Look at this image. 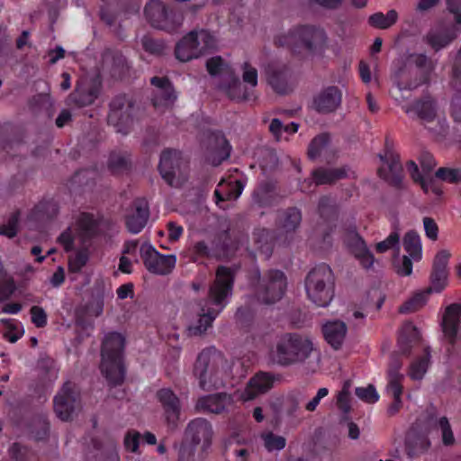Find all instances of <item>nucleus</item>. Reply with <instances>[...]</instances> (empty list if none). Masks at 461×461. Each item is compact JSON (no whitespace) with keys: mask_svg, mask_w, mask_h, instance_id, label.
<instances>
[{"mask_svg":"<svg viewBox=\"0 0 461 461\" xmlns=\"http://www.w3.org/2000/svg\"><path fill=\"white\" fill-rule=\"evenodd\" d=\"M275 376L270 373L259 372L251 377L241 393L243 401H251L266 393L274 384Z\"/></svg>","mask_w":461,"mask_h":461,"instance_id":"obj_26","label":"nucleus"},{"mask_svg":"<svg viewBox=\"0 0 461 461\" xmlns=\"http://www.w3.org/2000/svg\"><path fill=\"white\" fill-rule=\"evenodd\" d=\"M145 14L153 27L169 32L176 31L184 21L181 12L168 11L166 5L158 0H152L146 5Z\"/></svg>","mask_w":461,"mask_h":461,"instance_id":"obj_10","label":"nucleus"},{"mask_svg":"<svg viewBox=\"0 0 461 461\" xmlns=\"http://www.w3.org/2000/svg\"><path fill=\"white\" fill-rule=\"evenodd\" d=\"M403 63L410 64L414 69H419L420 72L419 77L408 84L405 81L401 80L399 85L402 87L418 88L419 86L429 82L430 74L434 70L435 65L426 54L411 53L407 56L406 60Z\"/></svg>","mask_w":461,"mask_h":461,"instance_id":"obj_20","label":"nucleus"},{"mask_svg":"<svg viewBox=\"0 0 461 461\" xmlns=\"http://www.w3.org/2000/svg\"><path fill=\"white\" fill-rule=\"evenodd\" d=\"M286 277L280 270H268L263 276L257 289L258 299L266 303L272 304L282 299L286 290Z\"/></svg>","mask_w":461,"mask_h":461,"instance_id":"obj_12","label":"nucleus"},{"mask_svg":"<svg viewBox=\"0 0 461 461\" xmlns=\"http://www.w3.org/2000/svg\"><path fill=\"white\" fill-rule=\"evenodd\" d=\"M242 79L250 86L255 87L258 85V70L249 62H245L242 66Z\"/></svg>","mask_w":461,"mask_h":461,"instance_id":"obj_62","label":"nucleus"},{"mask_svg":"<svg viewBox=\"0 0 461 461\" xmlns=\"http://www.w3.org/2000/svg\"><path fill=\"white\" fill-rule=\"evenodd\" d=\"M140 251L145 267L152 274L167 275L171 273L176 266V258L175 255L160 254L149 243L142 244Z\"/></svg>","mask_w":461,"mask_h":461,"instance_id":"obj_17","label":"nucleus"},{"mask_svg":"<svg viewBox=\"0 0 461 461\" xmlns=\"http://www.w3.org/2000/svg\"><path fill=\"white\" fill-rule=\"evenodd\" d=\"M314 351L312 339L298 332H286L276 338L268 353L269 361L280 367L305 363Z\"/></svg>","mask_w":461,"mask_h":461,"instance_id":"obj_2","label":"nucleus"},{"mask_svg":"<svg viewBox=\"0 0 461 461\" xmlns=\"http://www.w3.org/2000/svg\"><path fill=\"white\" fill-rule=\"evenodd\" d=\"M215 49L216 39L213 34L206 30H194L176 44L175 55L178 60L187 62Z\"/></svg>","mask_w":461,"mask_h":461,"instance_id":"obj_9","label":"nucleus"},{"mask_svg":"<svg viewBox=\"0 0 461 461\" xmlns=\"http://www.w3.org/2000/svg\"><path fill=\"white\" fill-rule=\"evenodd\" d=\"M30 433L36 441H44L50 435V422L44 416L32 420L30 425Z\"/></svg>","mask_w":461,"mask_h":461,"instance_id":"obj_45","label":"nucleus"},{"mask_svg":"<svg viewBox=\"0 0 461 461\" xmlns=\"http://www.w3.org/2000/svg\"><path fill=\"white\" fill-rule=\"evenodd\" d=\"M233 397L227 393H218L200 397L194 406L197 412L221 414L232 405Z\"/></svg>","mask_w":461,"mask_h":461,"instance_id":"obj_24","label":"nucleus"},{"mask_svg":"<svg viewBox=\"0 0 461 461\" xmlns=\"http://www.w3.org/2000/svg\"><path fill=\"white\" fill-rule=\"evenodd\" d=\"M98 95V89L95 86L81 85L68 96L67 104L77 107H84L95 102Z\"/></svg>","mask_w":461,"mask_h":461,"instance_id":"obj_33","label":"nucleus"},{"mask_svg":"<svg viewBox=\"0 0 461 461\" xmlns=\"http://www.w3.org/2000/svg\"><path fill=\"white\" fill-rule=\"evenodd\" d=\"M125 339L118 332L107 333L102 342L101 371L112 385L121 384L124 380L122 352Z\"/></svg>","mask_w":461,"mask_h":461,"instance_id":"obj_4","label":"nucleus"},{"mask_svg":"<svg viewBox=\"0 0 461 461\" xmlns=\"http://www.w3.org/2000/svg\"><path fill=\"white\" fill-rule=\"evenodd\" d=\"M402 246L408 255L395 263V270L399 276H408L412 273V260L420 261L422 258V247L419 234L414 230L408 231L402 240Z\"/></svg>","mask_w":461,"mask_h":461,"instance_id":"obj_18","label":"nucleus"},{"mask_svg":"<svg viewBox=\"0 0 461 461\" xmlns=\"http://www.w3.org/2000/svg\"><path fill=\"white\" fill-rule=\"evenodd\" d=\"M104 66L113 77H122L129 68L126 58L119 51L107 50L103 56Z\"/></svg>","mask_w":461,"mask_h":461,"instance_id":"obj_34","label":"nucleus"},{"mask_svg":"<svg viewBox=\"0 0 461 461\" xmlns=\"http://www.w3.org/2000/svg\"><path fill=\"white\" fill-rule=\"evenodd\" d=\"M213 435L212 425L204 418L191 420L184 431V438L200 447L198 456L201 458H204L205 454L210 449Z\"/></svg>","mask_w":461,"mask_h":461,"instance_id":"obj_11","label":"nucleus"},{"mask_svg":"<svg viewBox=\"0 0 461 461\" xmlns=\"http://www.w3.org/2000/svg\"><path fill=\"white\" fill-rule=\"evenodd\" d=\"M460 315V304L452 303L446 308L442 321V328L445 337L451 344H454L456 340Z\"/></svg>","mask_w":461,"mask_h":461,"instance_id":"obj_31","label":"nucleus"},{"mask_svg":"<svg viewBox=\"0 0 461 461\" xmlns=\"http://www.w3.org/2000/svg\"><path fill=\"white\" fill-rule=\"evenodd\" d=\"M226 187H227L226 190L216 189L214 191L216 203L220 207H222L221 205V203H222L224 201H229V200H236L238 197H240V195L241 194V193L243 191L244 185L240 181L236 180L234 182H230Z\"/></svg>","mask_w":461,"mask_h":461,"instance_id":"obj_42","label":"nucleus"},{"mask_svg":"<svg viewBox=\"0 0 461 461\" xmlns=\"http://www.w3.org/2000/svg\"><path fill=\"white\" fill-rule=\"evenodd\" d=\"M153 86L151 102L156 108H168L173 106L177 95L170 80L166 77H153L150 79Z\"/></svg>","mask_w":461,"mask_h":461,"instance_id":"obj_21","label":"nucleus"},{"mask_svg":"<svg viewBox=\"0 0 461 461\" xmlns=\"http://www.w3.org/2000/svg\"><path fill=\"white\" fill-rule=\"evenodd\" d=\"M438 426L442 432V442L445 446H451L455 443L454 434L447 417H441L438 421Z\"/></svg>","mask_w":461,"mask_h":461,"instance_id":"obj_59","label":"nucleus"},{"mask_svg":"<svg viewBox=\"0 0 461 461\" xmlns=\"http://www.w3.org/2000/svg\"><path fill=\"white\" fill-rule=\"evenodd\" d=\"M326 341L335 349H339L346 337L347 326L343 321H328L322 327Z\"/></svg>","mask_w":461,"mask_h":461,"instance_id":"obj_35","label":"nucleus"},{"mask_svg":"<svg viewBox=\"0 0 461 461\" xmlns=\"http://www.w3.org/2000/svg\"><path fill=\"white\" fill-rule=\"evenodd\" d=\"M342 240L344 245L365 269L372 268L375 262L374 255L358 234L355 225L349 224L343 227Z\"/></svg>","mask_w":461,"mask_h":461,"instance_id":"obj_16","label":"nucleus"},{"mask_svg":"<svg viewBox=\"0 0 461 461\" xmlns=\"http://www.w3.org/2000/svg\"><path fill=\"white\" fill-rule=\"evenodd\" d=\"M402 110L407 113H414L425 122H432L437 116L435 101L429 95L415 100L412 104H402Z\"/></svg>","mask_w":461,"mask_h":461,"instance_id":"obj_29","label":"nucleus"},{"mask_svg":"<svg viewBox=\"0 0 461 461\" xmlns=\"http://www.w3.org/2000/svg\"><path fill=\"white\" fill-rule=\"evenodd\" d=\"M89 255L87 250L82 249L77 251L73 257L69 258L68 268L69 271L77 273L79 272L87 263Z\"/></svg>","mask_w":461,"mask_h":461,"instance_id":"obj_54","label":"nucleus"},{"mask_svg":"<svg viewBox=\"0 0 461 461\" xmlns=\"http://www.w3.org/2000/svg\"><path fill=\"white\" fill-rule=\"evenodd\" d=\"M436 176L443 181L454 184L461 180V170L457 168L440 167L437 170Z\"/></svg>","mask_w":461,"mask_h":461,"instance_id":"obj_57","label":"nucleus"},{"mask_svg":"<svg viewBox=\"0 0 461 461\" xmlns=\"http://www.w3.org/2000/svg\"><path fill=\"white\" fill-rule=\"evenodd\" d=\"M348 170L346 167L324 168L319 167L312 172V180H305L301 185L303 191H307L314 182L315 185H332L338 180L346 178Z\"/></svg>","mask_w":461,"mask_h":461,"instance_id":"obj_27","label":"nucleus"},{"mask_svg":"<svg viewBox=\"0 0 461 461\" xmlns=\"http://www.w3.org/2000/svg\"><path fill=\"white\" fill-rule=\"evenodd\" d=\"M264 446L268 451L281 450L285 447L286 440L284 437L268 432L262 435Z\"/></svg>","mask_w":461,"mask_h":461,"instance_id":"obj_53","label":"nucleus"},{"mask_svg":"<svg viewBox=\"0 0 461 461\" xmlns=\"http://www.w3.org/2000/svg\"><path fill=\"white\" fill-rule=\"evenodd\" d=\"M398 14L395 10H390L386 14L381 12L375 13L369 16L368 23L378 29H388L397 21Z\"/></svg>","mask_w":461,"mask_h":461,"instance_id":"obj_47","label":"nucleus"},{"mask_svg":"<svg viewBox=\"0 0 461 461\" xmlns=\"http://www.w3.org/2000/svg\"><path fill=\"white\" fill-rule=\"evenodd\" d=\"M402 363L396 354H393L387 370L388 384L385 389L395 391L402 388V381L403 375L400 373Z\"/></svg>","mask_w":461,"mask_h":461,"instance_id":"obj_40","label":"nucleus"},{"mask_svg":"<svg viewBox=\"0 0 461 461\" xmlns=\"http://www.w3.org/2000/svg\"><path fill=\"white\" fill-rule=\"evenodd\" d=\"M86 461H120L115 443L93 440V449L86 454Z\"/></svg>","mask_w":461,"mask_h":461,"instance_id":"obj_32","label":"nucleus"},{"mask_svg":"<svg viewBox=\"0 0 461 461\" xmlns=\"http://www.w3.org/2000/svg\"><path fill=\"white\" fill-rule=\"evenodd\" d=\"M140 434L138 431H128L123 439L125 449L131 452H137L140 444Z\"/></svg>","mask_w":461,"mask_h":461,"instance_id":"obj_64","label":"nucleus"},{"mask_svg":"<svg viewBox=\"0 0 461 461\" xmlns=\"http://www.w3.org/2000/svg\"><path fill=\"white\" fill-rule=\"evenodd\" d=\"M294 51L305 50L312 55H321L328 47V36L322 28L314 25H301L291 30L279 39Z\"/></svg>","mask_w":461,"mask_h":461,"instance_id":"obj_5","label":"nucleus"},{"mask_svg":"<svg viewBox=\"0 0 461 461\" xmlns=\"http://www.w3.org/2000/svg\"><path fill=\"white\" fill-rule=\"evenodd\" d=\"M19 213H13L6 223L0 226V234L8 238H14L17 234Z\"/></svg>","mask_w":461,"mask_h":461,"instance_id":"obj_58","label":"nucleus"},{"mask_svg":"<svg viewBox=\"0 0 461 461\" xmlns=\"http://www.w3.org/2000/svg\"><path fill=\"white\" fill-rule=\"evenodd\" d=\"M267 80L275 92L285 95L290 90L289 68L285 64L279 62H269L265 67Z\"/></svg>","mask_w":461,"mask_h":461,"instance_id":"obj_23","label":"nucleus"},{"mask_svg":"<svg viewBox=\"0 0 461 461\" xmlns=\"http://www.w3.org/2000/svg\"><path fill=\"white\" fill-rule=\"evenodd\" d=\"M53 403L55 413L61 420H71L81 408L80 393L76 385L66 382L55 395Z\"/></svg>","mask_w":461,"mask_h":461,"instance_id":"obj_13","label":"nucleus"},{"mask_svg":"<svg viewBox=\"0 0 461 461\" xmlns=\"http://www.w3.org/2000/svg\"><path fill=\"white\" fill-rule=\"evenodd\" d=\"M157 399L164 411V417L170 430H176L181 415V402L177 395L169 388H162L157 392Z\"/></svg>","mask_w":461,"mask_h":461,"instance_id":"obj_19","label":"nucleus"},{"mask_svg":"<svg viewBox=\"0 0 461 461\" xmlns=\"http://www.w3.org/2000/svg\"><path fill=\"white\" fill-rule=\"evenodd\" d=\"M386 152L384 157L380 156L381 159L386 163V167L378 169L379 176L386 182L394 186H400L402 180V167L400 163L398 155L389 150V141H385Z\"/></svg>","mask_w":461,"mask_h":461,"instance_id":"obj_25","label":"nucleus"},{"mask_svg":"<svg viewBox=\"0 0 461 461\" xmlns=\"http://www.w3.org/2000/svg\"><path fill=\"white\" fill-rule=\"evenodd\" d=\"M302 212L296 207L287 208L280 218L279 228L285 233L294 232L301 225Z\"/></svg>","mask_w":461,"mask_h":461,"instance_id":"obj_41","label":"nucleus"},{"mask_svg":"<svg viewBox=\"0 0 461 461\" xmlns=\"http://www.w3.org/2000/svg\"><path fill=\"white\" fill-rule=\"evenodd\" d=\"M230 369V363L224 355L214 347H210L199 353L194 364V374L203 390L212 391L224 386Z\"/></svg>","mask_w":461,"mask_h":461,"instance_id":"obj_3","label":"nucleus"},{"mask_svg":"<svg viewBox=\"0 0 461 461\" xmlns=\"http://www.w3.org/2000/svg\"><path fill=\"white\" fill-rule=\"evenodd\" d=\"M420 340L418 329L411 323H406L402 326L398 338L399 350L402 355L410 354L413 345Z\"/></svg>","mask_w":461,"mask_h":461,"instance_id":"obj_37","label":"nucleus"},{"mask_svg":"<svg viewBox=\"0 0 461 461\" xmlns=\"http://www.w3.org/2000/svg\"><path fill=\"white\" fill-rule=\"evenodd\" d=\"M213 138L218 145V150L216 151L217 158L212 163L217 166L230 157L231 147L222 134L219 133L214 135Z\"/></svg>","mask_w":461,"mask_h":461,"instance_id":"obj_51","label":"nucleus"},{"mask_svg":"<svg viewBox=\"0 0 461 461\" xmlns=\"http://www.w3.org/2000/svg\"><path fill=\"white\" fill-rule=\"evenodd\" d=\"M193 252L200 258H214L210 242L199 240L194 244Z\"/></svg>","mask_w":461,"mask_h":461,"instance_id":"obj_63","label":"nucleus"},{"mask_svg":"<svg viewBox=\"0 0 461 461\" xmlns=\"http://www.w3.org/2000/svg\"><path fill=\"white\" fill-rule=\"evenodd\" d=\"M185 161L180 151L167 149L161 153L158 170L162 178L173 187L181 185L185 176Z\"/></svg>","mask_w":461,"mask_h":461,"instance_id":"obj_15","label":"nucleus"},{"mask_svg":"<svg viewBox=\"0 0 461 461\" xmlns=\"http://www.w3.org/2000/svg\"><path fill=\"white\" fill-rule=\"evenodd\" d=\"M356 395L367 403H375L378 401L379 395L374 385L369 384L366 387H357Z\"/></svg>","mask_w":461,"mask_h":461,"instance_id":"obj_55","label":"nucleus"},{"mask_svg":"<svg viewBox=\"0 0 461 461\" xmlns=\"http://www.w3.org/2000/svg\"><path fill=\"white\" fill-rule=\"evenodd\" d=\"M0 322L4 325L3 336L11 343L16 342L24 333L21 322L12 319H2Z\"/></svg>","mask_w":461,"mask_h":461,"instance_id":"obj_46","label":"nucleus"},{"mask_svg":"<svg viewBox=\"0 0 461 461\" xmlns=\"http://www.w3.org/2000/svg\"><path fill=\"white\" fill-rule=\"evenodd\" d=\"M419 69H414L412 66L408 63H402L398 69L394 72V82L400 91L414 90L415 88L402 87L399 83L401 80L405 81L407 84L419 77Z\"/></svg>","mask_w":461,"mask_h":461,"instance_id":"obj_44","label":"nucleus"},{"mask_svg":"<svg viewBox=\"0 0 461 461\" xmlns=\"http://www.w3.org/2000/svg\"><path fill=\"white\" fill-rule=\"evenodd\" d=\"M9 454L12 461H33L34 453L27 447L14 443L9 448Z\"/></svg>","mask_w":461,"mask_h":461,"instance_id":"obj_50","label":"nucleus"},{"mask_svg":"<svg viewBox=\"0 0 461 461\" xmlns=\"http://www.w3.org/2000/svg\"><path fill=\"white\" fill-rule=\"evenodd\" d=\"M234 282L233 272L227 267H219L216 277L211 285L208 297L203 302H199V318L188 327L189 336H201L227 304V299L232 294Z\"/></svg>","mask_w":461,"mask_h":461,"instance_id":"obj_1","label":"nucleus"},{"mask_svg":"<svg viewBox=\"0 0 461 461\" xmlns=\"http://www.w3.org/2000/svg\"><path fill=\"white\" fill-rule=\"evenodd\" d=\"M149 217V210L145 200L133 202L132 210L126 217V226L130 232L137 234L146 226Z\"/></svg>","mask_w":461,"mask_h":461,"instance_id":"obj_28","label":"nucleus"},{"mask_svg":"<svg viewBox=\"0 0 461 461\" xmlns=\"http://www.w3.org/2000/svg\"><path fill=\"white\" fill-rule=\"evenodd\" d=\"M221 227L224 229L210 242L214 258L230 257L249 240L245 228L237 221H225Z\"/></svg>","mask_w":461,"mask_h":461,"instance_id":"obj_8","label":"nucleus"},{"mask_svg":"<svg viewBox=\"0 0 461 461\" xmlns=\"http://www.w3.org/2000/svg\"><path fill=\"white\" fill-rule=\"evenodd\" d=\"M430 353L429 348L425 349V354L418 360L413 362L410 368V376L412 379L420 380L423 377L429 364Z\"/></svg>","mask_w":461,"mask_h":461,"instance_id":"obj_48","label":"nucleus"},{"mask_svg":"<svg viewBox=\"0 0 461 461\" xmlns=\"http://www.w3.org/2000/svg\"><path fill=\"white\" fill-rule=\"evenodd\" d=\"M108 167L113 174H122L131 167L130 155L127 152H113L110 155Z\"/></svg>","mask_w":461,"mask_h":461,"instance_id":"obj_43","label":"nucleus"},{"mask_svg":"<svg viewBox=\"0 0 461 461\" xmlns=\"http://www.w3.org/2000/svg\"><path fill=\"white\" fill-rule=\"evenodd\" d=\"M141 44L146 51L154 55L163 54L166 49V45L163 41L147 36L142 38Z\"/></svg>","mask_w":461,"mask_h":461,"instance_id":"obj_56","label":"nucleus"},{"mask_svg":"<svg viewBox=\"0 0 461 461\" xmlns=\"http://www.w3.org/2000/svg\"><path fill=\"white\" fill-rule=\"evenodd\" d=\"M134 102L125 95L115 96L110 104L108 122L117 132L127 134L133 121Z\"/></svg>","mask_w":461,"mask_h":461,"instance_id":"obj_14","label":"nucleus"},{"mask_svg":"<svg viewBox=\"0 0 461 461\" xmlns=\"http://www.w3.org/2000/svg\"><path fill=\"white\" fill-rule=\"evenodd\" d=\"M341 102L342 91L336 86H329L314 95L312 108L319 113L328 114L336 112Z\"/></svg>","mask_w":461,"mask_h":461,"instance_id":"obj_22","label":"nucleus"},{"mask_svg":"<svg viewBox=\"0 0 461 461\" xmlns=\"http://www.w3.org/2000/svg\"><path fill=\"white\" fill-rule=\"evenodd\" d=\"M450 253L447 250L439 251L434 259L433 269L430 275V285L423 292L415 294L411 299L404 303L399 309L402 313H409L421 308L429 294L441 292L447 284V261Z\"/></svg>","mask_w":461,"mask_h":461,"instance_id":"obj_6","label":"nucleus"},{"mask_svg":"<svg viewBox=\"0 0 461 461\" xmlns=\"http://www.w3.org/2000/svg\"><path fill=\"white\" fill-rule=\"evenodd\" d=\"M32 322L37 328H43L47 325V313L43 308L34 305L30 309Z\"/></svg>","mask_w":461,"mask_h":461,"instance_id":"obj_61","label":"nucleus"},{"mask_svg":"<svg viewBox=\"0 0 461 461\" xmlns=\"http://www.w3.org/2000/svg\"><path fill=\"white\" fill-rule=\"evenodd\" d=\"M252 200L259 207H269L276 203L275 185L272 182H261L252 193Z\"/></svg>","mask_w":461,"mask_h":461,"instance_id":"obj_36","label":"nucleus"},{"mask_svg":"<svg viewBox=\"0 0 461 461\" xmlns=\"http://www.w3.org/2000/svg\"><path fill=\"white\" fill-rule=\"evenodd\" d=\"M302 401L300 393H293L286 396L284 401V408L287 415L293 416L299 409Z\"/></svg>","mask_w":461,"mask_h":461,"instance_id":"obj_60","label":"nucleus"},{"mask_svg":"<svg viewBox=\"0 0 461 461\" xmlns=\"http://www.w3.org/2000/svg\"><path fill=\"white\" fill-rule=\"evenodd\" d=\"M318 211L320 213L321 218L327 222V228L329 230V232H327L324 236V240L326 239V236H329L330 233L332 231L334 225V222L338 219V208L334 203V201L328 196H323L320 199L319 204H318Z\"/></svg>","mask_w":461,"mask_h":461,"instance_id":"obj_38","label":"nucleus"},{"mask_svg":"<svg viewBox=\"0 0 461 461\" xmlns=\"http://www.w3.org/2000/svg\"><path fill=\"white\" fill-rule=\"evenodd\" d=\"M308 298L319 307H326L334 296V276L330 267L321 264L313 267L305 278Z\"/></svg>","mask_w":461,"mask_h":461,"instance_id":"obj_7","label":"nucleus"},{"mask_svg":"<svg viewBox=\"0 0 461 461\" xmlns=\"http://www.w3.org/2000/svg\"><path fill=\"white\" fill-rule=\"evenodd\" d=\"M175 449L177 452L176 461H194L196 447L194 445L187 442L183 438L182 442L178 445H175Z\"/></svg>","mask_w":461,"mask_h":461,"instance_id":"obj_52","label":"nucleus"},{"mask_svg":"<svg viewBox=\"0 0 461 461\" xmlns=\"http://www.w3.org/2000/svg\"><path fill=\"white\" fill-rule=\"evenodd\" d=\"M456 35L454 28H432L423 36V41L435 51H439L447 47L456 38Z\"/></svg>","mask_w":461,"mask_h":461,"instance_id":"obj_30","label":"nucleus"},{"mask_svg":"<svg viewBox=\"0 0 461 461\" xmlns=\"http://www.w3.org/2000/svg\"><path fill=\"white\" fill-rule=\"evenodd\" d=\"M330 141V136L327 133H322L316 136L310 143L308 148V156L311 159L319 157L322 150L327 148Z\"/></svg>","mask_w":461,"mask_h":461,"instance_id":"obj_49","label":"nucleus"},{"mask_svg":"<svg viewBox=\"0 0 461 461\" xmlns=\"http://www.w3.org/2000/svg\"><path fill=\"white\" fill-rule=\"evenodd\" d=\"M252 239L256 250L268 258L273 251L272 237L268 230L265 228L255 229Z\"/></svg>","mask_w":461,"mask_h":461,"instance_id":"obj_39","label":"nucleus"}]
</instances>
